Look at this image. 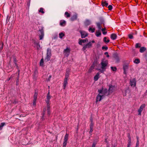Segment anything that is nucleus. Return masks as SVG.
Returning <instances> with one entry per match:
<instances>
[{
	"label": "nucleus",
	"mask_w": 147,
	"mask_h": 147,
	"mask_svg": "<svg viewBox=\"0 0 147 147\" xmlns=\"http://www.w3.org/2000/svg\"><path fill=\"white\" fill-rule=\"evenodd\" d=\"M98 94L96 97V102L100 101L105 97L107 92V89H100L98 90Z\"/></svg>",
	"instance_id": "1"
},
{
	"label": "nucleus",
	"mask_w": 147,
	"mask_h": 147,
	"mask_svg": "<svg viewBox=\"0 0 147 147\" xmlns=\"http://www.w3.org/2000/svg\"><path fill=\"white\" fill-rule=\"evenodd\" d=\"M108 64V61L107 60L102 61L100 64L101 65V69H99L101 73H103L105 71L107 66Z\"/></svg>",
	"instance_id": "2"
},
{
	"label": "nucleus",
	"mask_w": 147,
	"mask_h": 147,
	"mask_svg": "<svg viewBox=\"0 0 147 147\" xmlns=\"http://www.w3.org/2000/svg\"><path fill=\"white\" fill-rule=\"evenodd\" d=\"M94 42L95 41L94 40L89 42L88 43L84 46L82 48V50L84 51H85L86 49L90 48L92 46V43H94Z\"/></svg>",
	"instance_id": "3"
},
{
	"label": "nucleus",
	"mask_w": 147,
	"mask_h": 147,
	"mask_svg": "<svg viewBox=\"0 0 147 147\" xmlns=\"http://www.w3.org/2000/svg\"><path fill=\"white\" fill-rule=\"evenodd\" d=\"M51 98V96L50 95V92H49L47 94L46 98L45 99V101L47 103V105L48 108H49L50 104L49 103L50 102V100Z\"/></svg>",
	"instance_id": "4"
},
{
	"label": "nucleus",
	"mask_w": 147,
	"mask_h": 147,
	"mask_svg": "<svg viewBox=\"0 0 147 147\" xmlns=\"http://www.w3.org/2000/svg\"><path fill=\"white\" fill-rule=\"evenodd\" d=\"M136 80L135 78H133L130 80L129 84L131 87H134L136 86Z\"/></svg>",
	"instance_id": "5"
},
{
	"label": "nucleus",
	"mask_w": 147,
	"mask_h": 147,
	"mask_svg": "<svg viewBox=\"0 0 147 147\" xmlns=\"http://www.w3.org/2000/svg\"><path fill=\"white\" fill-rule=\"evenodd\" d=\"M39 31L40 33V34H39V37L40 40L42 39L44 36V33L43 28L42 27L39 30Z\"/></svg>",
	"instance_id": "6"
},
{
	"label": "nucleus",
	"mask_w": 147,
	"mask_h": 147,
	"mask_svg": "<svg viewBox=\"0 0 147 147\" xmlns=\"http://www.w3.org/2000/svg\"><path fill=\"white\" fill-rule=\"evenodd\" d=\"M70 49L69 48L67 47L64 51V53L65 55L67 57H68L70 54Z\"/></svg>",
	"instance_id": "7"
},
{
	"label": "nucleus",
	"mask_w": 147,
	"mask_h": 147,
	"mask_svg": "<svg viewBox=\"0 0 147 147\" xmlns=\"http://www.w3.org/2000/svg\"><path fill=\"white\" fill-rule=\"evenodd\" d=\"M145 107V105L144 104L142 105L140 107V108L138 110V115H141V112L142 111L143 109Z\"/></svg>",
	"instance_id": "8"
},
{
	"label": "nucleus",
	"mask_w": 147,
	"mask_h": 147,
	"mask_svg": "<svg viewBox=\"0 0 147 147\" xmlns=\"http://www.w3.org/2000/svg\"><path fill=\"white\" fill-rule=\"evenodd\" d=\"M80 32L81 34L82 38H85L88 35V34L84 31L80 30Z\"/></svg>",
	"instance_id": "9"
},
{
	"label": "nucleus",
	"mask_w": 147,
	"mask_h": 147,
	"mask_svg": "<svg viewBox=\"0 0 147 147\" xmlns=\"http://www.w3.org/2000/svg\"><path fill=\"white\" fill-rule=\"evenodd\" d=\"M37 93L35 92L34 94V100L33 102V105H36V99L37 97Z\"/></svg>",
	"instance_id": "10"
},
{
	"label": "nucleus",
	"mask_w": 147,
	"mask_h": 147,
	"mask_svg": "<svg viewBox=\"0 0 147 147\" xmlns=\"http://www.w3.org/2000/svg\"><path fill=\"white\" fill-rule=\"evenodd\" d=\"M79 41L78 42L79 44L80 45H82V43H84L86 42H88V40L87 38H86L84 39H79Z\"/></svg>",
	"instance_id": "11"
},
{
	"label": "nucleus",
	"mask_w": 147,
	"mask_h": 147,
	"mask_svg": "<svg viewBox=\"0 0 147 147\" xmlns=\"http://www.w3.org/2000/svg\"><path fill=\"white\" fill-rule=\"evenodd\" d=\"M77 18V14L76 13H75L71 18L70 20H71L73 21L76 20Z\"/></svg>",
	"instance_id": "12"
},
{
	"label": "nucleus",
	"mask_w": 147,
	"mask_h": 147,
	"mask_svg": "<svg viewBox=\"0 0 147 147\" xmlns=\"http://www.w3.org/2000/svg\"><path fill=\"white\" fill-rule=\"evenodd\" d=\"M100 73H98L94 77V80L95 81H97L99 78Z\"/></svg>",
	"instance_id": "13"
},
{
	"label": "nucleus",
	"mask_w": 147,
	"mask_h": 147,
	"mask_svg": "<svg viewBox=\"0 0 147 147\" xmlns=\"http://www.w3.org/2000/svg\"><path fill=\"white\" fill-rule=\"evenodd\" d=\"M70 70L69 69H67V70L66 74L65 79H68V78L69 76V72Z\"/></svg>",
	"instance_id": "14"
},
{
	"label": "nucleus",
	"mask_w": 147,
	"mask_h": 147,
	"mask_svg": "<svg viewBox=\"0 0 147 147\" xmlns=\"http://www.w3.org/2000/svg\"><path fill=\"white\" fill-rule=\"evenodd\" d=\"M66 21L64 20H61L60 21V24L61 26H64L66 24Z\"/></svg>",
	"instance_id": "15"
},
{
	"label": "nucleus",
	"mask_w": 147,
	"mask_h": 147,
	"mask_svg": "<svg viewBox=\"0 0 147 147\" xmlns=\"http://www.w3.org/2000/svg\"><path fill=\"white\" fill-rule=\"evenodd\" d=\"M68 79H64V82L63 84V86L64 89H65L66 85L67 84V81Z\"/></svg>",
	"instance_id": "16"
},
{
	"label": "nucleus",
	"mask_w": 147,
	"mask_h": 147,
	"mask_svg": "<svg viewBox=\"0 0 147 147\" xmlns=\"http://www.w3.org/2000/svg\"><path fill=\"white\" fill-rule=\"evenodd\" d=\"M117 35L115 34H113L111 35V38L113 40H114L117 38Z\"/></svg>",
	"instance_id": "17"
},
{
	"label": "nucleus",
	"mask_w": 147,
	"mask_h": 147,
	"mask_svg": "<svg viewBox=\"0 0 147 147\" xmlns=\"http://www.w3.org/2000/svg\"><path fill=\"white\" fill-rule=\"evenodd\" d=\"M102 5L103 6L107 7L108 6V3L106 1H103L102 3Z\"/></svg>",
	"instance_id": "18"
},
{
	"label": "nucleus",
	"mask_w": 147,
	"mask_h": 147,
	"mask_svg": "<svg viewBox=\"0 0 147 147\" xmlns=\"http://www.w3.org/2000/svg\"><path fill=\"white\" fill-rule=\"evenodd\" d=\"M51 55H47V57L45 59V61H49L50 59Z\"/></svg>",
	"instance_id": "19"
},
{
	"label": "nucleus",
	"mask_w": 147,
	"mask_h": 147,
	"mask_svg": "<svg viewBox=\"0 0 147 147\" xmlns=\"http://www.w3.org/2000/svg\"><path fill=\"white\" fill-rule=\"evenodd\" d=\"M91 24L90 21L89 20H86L85 22V24L86 26L88 25Z\"/></svg>",
	"instance_id": "20"
},
{
	"label": "nucleus",
	"mask_w": 147,
	"mask_h": 147,
	"mask_svg": "<svg viewBox=\"0 0 147 147\" xmlns=\"http://www.w3.org/2000/svg\"><path fill=\"white\" fill-rule=\"evenodd\" d=\"M114 88L113 86L112 85L110 86L109 88V91L110 92H112V90Z\"/></svg>",
	"instance_id": "21"
},
{
	"label": "nucleus",
	"mask_w": 147,
	"mask_h": 147,
	"mask_svg": "<svg viewBox=\"0 0 147 147\" xmlns=\"http://www.w3.org/2000/svg\"><path fill=\"white\" fill-rule=\"evenodd\" d=\"M146 48L144 47H142L140 48V52L141 53H143L146 50Z\"/></svg>",
	"instance_id": "22"
},
{
	"label": "nucleus",
	"mask_w": 147,
	"mask_h": 147,
	"mask_svg": "<svg viewBox=\"0 0 147 147\" xmlns=\"http://www.w3.org/2000/svg\"><path fill=\"white\" fill-rule=\"evenodd\" d=\"M95 30V28H92L91 27H89L88 29V30L90 32L92 33L94 32Z\"/></svg>",
	"instance_id": "23"
},
{
	"label": "nucleus",
	"mask_w": 147,
	"mask_h": 147,
	"mask_svg": "<svg viewBox=\"0 0 147 147\" xmlns=\"http://www.w3.org/2000/svg\"><path fill=\"white\" fill-rule=\"evenodd\" d=\"M96 33V35L97 37H99L101 35V33L99 30L97 31Z\"/></svg>",
	"instance_id": "24"
},
{
	"label": "nucleus",
	"mask_w": 147,
	"mask_h": 147,
	"mask_svg": "<svg viewBox=\"0 0 147 147\" xmlns=\"http://www.w3.org/2000/svg\"><path fill=\"white\" fill-rule=\"evenodd\" d=\"M65 15L66 18H69L70 17V14L67 12H65Z\"/></svg>",
	"instance_id": "25"
},
{
	"label": "nucleus",
	"mask_w": 147,
	"mask_h": 147,
	"mask_svg": "<svg viewBox=\"0 0 147 147\" xmlns=\"http://www.w3.org/2000/svg\"><path fill=\"white\" fill-rule=\"evenodd\" d=\"M47 55H51V51L50 49H47Z\"/></svg>",
	"instance_id": "26"
},
{
	"label": "nucleus",
	"mask_w": 147,
	"mask_h": 147,
	"mask_svg": "<svg viewBox=\"0 0 147 147\" xmlns=\"http://www.w3.org/2000/svg\"><path fill=\"white\" fill-rule=\"evenodd\" d=\"M68 138V134H66L65 136L64 140L67 141Z\"/></svg>",
	"instance_id": "27"
},
{
	"label": "nucleus",
	"mask_w": 147,
	"mask_h": 147,
	"mask_svg": "<svg viewBox=\"0 0 147 147\" xmlns=\"http://www.w3.org/2000/svg\"><path fill=\"white\" fill-rule=\"evenodd\" d=\"M134 62L136 64H138L140 63V61L138 59H136L134 61Z\"/></svg>",
	"instance_id": "28"
},
{
	"label": "nucleus",
	"mask_w": 147,
	"mask_h": 147,
	"mask_svg": "<svg viewBox=\"0 0 147 147\" xmlns=\"http://www.w3.org/2000/svg\"><path fill=\"white\" fill-rule=\"evenodd\" d=\"M111 68L112 70L114 71H116L117 70V68L115 67H111Z\"/></svg>",
	"instance_id": "29"
},
{
	"label": "nucleus",
	"mask_w": 147,
	"mask_h": 147,
	"mask_svg": "<svg viewBox=\"0 0 147 147\" xmlns=\"http://www.w3.org/2000/svg\"><path fill=\"white\" fill-rule=\"evenodd\" d=\"M96 25L98 27V28L99 30H101V27L100 26V24L99 23H96Z\"/></svg>",
	"instance_id": "30"
},
{
	"label": "nucleus",
	"mask_w": 147,
	"mask_h": 147,
	"mask_svg": "<svg viewBox=\"0 0 147 147\" xmlns=\"http://www.w3.org/2000/svg\"><path fill=\"white\" fill-rule=\"evenodd\" d=\"M13 63H14L15 65L17 67V64L16 63V62H17L16 59L15 57H13Z\"/></svg>",
	"instance_id": "31"
},
{
	"label": "nucleus",
	"mask_w": 147,
	"mask_h": 147,
	"mask_svg": "<svg viewBox=\"0 0 147 147\" xmlns=\"http://www.w3.org/2000/svg\"><path fill=\"white\" fill-rule=\"evenodd\" d=\"M128 68V66L127 65H125L123 66L124 71L126 70Z\"/></svg>",
	"instance_id": "32"
},
{
	"label": "nucleus",
	"mask_w": 147,
	"mask_h": 147,
	"mask_svg": "<svg viewBox=\"0 0 147 147\" xmlns=\"http://www.w3.org/2000/svg\"><path fill=\"white\" fill-rule=\"evenodd\" d=\"M59 38H61L64 36V34L63 33L61 32L59 34Z\"/></svg>",
	"instance_id": "33"
},
{
	"label": "nucleus",
	"mask_w": 147,
	"mask_h": 147,
	"mask_svg": "<svg viewBox=\"0 0 147 147\" xmlns=\"http://www.w3.org/2000/svg\"><path fill=\"white\" fill-rule=\"evenodd\" d=\"M104 41L105 43H108L109 42V39L107 38L106 37H104Z\"/></svg>",
	"instance_id": "34"
},
{
	"label": "nucleus",
	"mask_w": 147,
	"mask_h": 147,
	"mask_svg": "<svg viewBox=\"0 0 147 147\" xmlns=\"http://www.w3.org/2000/svg\"><path fill=\"white\" fill-rule=\"evenodd\" d=\"M43 10L44 9L42 8H41L39 10V12H41L42 14L44 13L45 12Z\"/></svg>",
	"instance_id": "35"
},
{
	"label": "nucleus",
	"mask_w": 147,
	"mask_h": 147,
	"mask_svg": "<svg viewBox=\"0 0 147 147\" xmlns=\"http://www.w3.org/2000/svg\"><path fill=\"white\" fill-rule=\"evenodd\" d=\"M44 61L43 59H42L40 62V65L41 66H43V65Z\"/></svg>",
	"instance_id": "36"
},
{
	"label": "nucleus",
	"mask_w": 147,
	"mask_h": 147,
	"mask_svg": "<svg viewBox=\"0 0 147 147\" xmlns=\"http://www.w3.org/2000/svg\"><path fill=\"white\" fill-rule=\"evenodd\" d=\"M5 125V123H1L0 125V130L2 128V127Z\"/></svg>",
	"instance_id": "37"
},
{
	"label": "nucleus",
	"mask_w": 147,
	"mask_h": 147,
	"mask_svg": "<svg viewBox=\"0 0 147 147\" xmlns=\"http://www.w3.org/2000/svg\"><path fill=\"white\" fill-rule=\"evenodd\" d=\"M140 44L139 43L136 44L135 47L136 48H139L140 47Z\"/></svg>",
	"instance_id": "38"
},
{
	"label": "nucleus",
	"mask_w": 147,
	"mask_h": 147,
	"mask_svg": "<svg viewBox=\"0 0 147 147\" xmlns=\"http://www.w3.org/2000/svg\"><path fill=\"white\" fill-rule=\"evenodd\" d=\"M93 68H92L91 67H90L89 68L88 71V72L89 73H90L92 72V70H93Z\"/></svg>",
	"instance_id": "39"
},
{
	"label": "nucleus",
	"mask_w": 147,
	"mask_h": 147,
	"mask_svg": "<svg viewBox=\"0 0 147 147\" xmlns=\"http://www.w3.org/2000/svg\"><path fill=\"white\" fill-rule=\"evenodd\" d=\"M67 141L64 140L63 142V145L66 146L67 144Z\"/></svg>",
	"instance_id": "40"
},
{
	"label": "nucleus",
	"mask_w": 147,
	"mask_h": 147,
	"mask_svg": "<svg viewBox=\"0 0 147 147\" xmlns=\"http://www.w3.org/2000/svg\"><path fill=\"white\" fill-rule=\"evenodd\" d=\"M128 138L129 139L128 140V142H131V138L130 135L128 136Z\"/></svg>",
	"instance_id": "41"
},
{
	"label": "nucleus",
	"mask_w": 147,
	"mask_h": 147,
	"mask_svg": "<svg viewBox=\"0 0 147 147\" xmlns=\"http://www.w3.org/2000/svg\"><path fill=\"white\" fill-rule=\"evenodd\" d=\"M50 107H49V108H48L47 107V109L48 111V115H50L51 114V112L50 110Z\"/></svg>",
	"instance_id": "42"
},
{
	"label": "nucleus",
	"mask_w": 147,
	"mask_h": 147,
	"mask_svg": "<svg viewBox=\"0 0 147 147\" xmlns=\"http://www.w3.org/2000/svg\"><path fill=\"white\" fill-rule=\"evenodd\" d=\"M109 9V10H111L112 9V6L111 5H110L108 6Z\"/></svg>",
	"instance_id": "43"
},
{
	"label": "nucleus",
	"mask_w": 147,
	"mask_h": 147,
	"mask_svg": "<svg viewBox=\"0 0 147 147\" xmlns=\"http://www.w3.org/2000/svg\"><path fill=\"white\" fill-rule=\"evenodd\" d=\"M108 49V48L107 47L103 46L102 47V50L105 49L106 50H107Z\"/></svg>",
	"instance_id": "44"
},
{
	"label": "nucleus",
	"mask_w": 147,
	"mask_h": 147,
	"mask_svg": "<svg viewBox=\"0 0 147 147\" xmlns=\"http://www.w3.org/2000/svg\"><path fill=\"white\" fill-rule=\"evenodd\" d=\"M139 145V141H137L136 147H138Z\"/></svg>",
	"instance_id": "45"
},
{
	"label": "nucleus",
	"mask_w": 147,
	"mask_h": 147,
	"mask_svg": "<svg viewBox=\"0 0 147 147\" xmlns=\"http://www.w3.org/2000/svg\"><path fill=\"white\" fill-rule=\"evenodd\" d=\"M128 36L129 38L130 39H132L133 38V36L131 34H129L128 35Z\"/></svg>",
	"instance_id": "46"
},
{
	"label": "nucleus",
	"mask_w": 147,
	"mask_h": 147,
	"mask_svg": "<svg viewBox=\"0 0 147 147\" xmlns=\"http://www.w3.org/2000/svg\"><path fill=\"white\" fill-rule=\"evenodd\" d=\"M90 133H91L93 131V127H90Z\"/></svg>",
	"instance_id": "47"
},
{
	"label": "nucleus",
	"mask_w": 147,
	"mask_h": 147,
	"mask_svg": "<svg viewBox=\"0 0 147 147\" xmlns=\"http://www.w3.org/2000/svg\"><path fill=\"white\" fill-rule=\"evenodd\" d=\"M91 123L90 124V127H93V123H92V119H91Z\"/></svg>",
	"instance_id": "48"
},
{
	"label": "nucleus",
	"mask_w": 147,
	"mask_h": 147,
	"mask_svg": "<svg viewBox=\"0 0 147 147\" xmlns=\"http://www.w3.org/2000/svg\"><path fill=\"white\" fill-rule=\"evenodd\" d=\"M90 67L94 69L95 67L94 64H93Z\"/></svg>",
	"instance_id": "49"
},
{
	"label": "nucleus",
	"mask_w": 147,
	"mask_h": 147,
	"mask_svg": "<svg viewBox=\"0 0 147 147\" xmlns=\"http://www.w3.org/2000/svg\"><path fill=\"white\" fill-rule=\"evenodd\" d=\"M131 142H128V143L127 146H130L131 145Z\"/></svg>",
	"instance_id": "50"
},
{
	"label": "nucleus",
	"mask_w": 147,
	"mask_h": 147,
	"mask_svg": "<svg viewBox=\"0 0 147 147\" xmlns=\"http://www.w3.org/2000/svg\"><path fill=\"white\" fill-rule=\"evenodd\" d=\"M96 144L94 143L92 145V147H95Z\"/></svg>",
	"instance_id": "51"
},
{
	"label": "nucleus",
	"mask_w": 147,
	"mask_h": 147,
	"mask_svg": "<svg viewBox=\"0 0 147 147\" xmlns=\"http://www.w3.org/2000/svg\"><path fill=\"white\" fill-rule=\"evenodd\" d=\"M103 32L102 33L104 35L106 34H107V32H104V31H103V32Z\"/></svg>",
	"instance_id": "52"
},
{
	"label": "nucleus",
	"mask_w": 147,
	"mask_h": 147,
	"mask_svg": "<svg viewBox=\"0 0 147 147\" xmlns=\"http://www.w3.org/2000/svg\"><path fill=\"white\" fill-rule=\"evenodd\" d=\"M145 58L146 59V61H147V52L146 53V56H145Z\"/></svg>",
	"instance_id": "53"
},
{
	"label": "nucleus",
	"mask_w": 147,
	"mask_h": 147,
	"mask_svg": "<svg viewBox=\"0 0 147 147\" xmlns=\"http://www.w3.org/2000/svg\"><path fill=\"white\" fill-rule=\"evenodd\" d=\"M102 31V32H103L105 30H106V29L105 28H101Z\"/></svg>",
	"instance_id": "54"
},
{
	"label": "nucleus",
	"mask_w": 147,
	"mask_h": 147,
	"mask_svg": "<svg viewBox=\"0 0 147 147\" xmlns=\"http://www.w3.org/2000/svg\"><path fill=\"white\" fill-rule=\"evenodd\" d=\"M3 43L2 44V46L1 47H0V49H2L3 48Z\"/></svg>",
	"instance_id": "55"
},
{
	"label": "nucleus",
	"mask_w": 147,
	"mask_h": 147,
	"mask_svg": "<svg viewBox=\"0 0 147 147\" xmlns=\"http://www.w3.org/2000/svg\"><path fill=\"white\" fill-rule=\"evenodd\" d=\"M18 82V79L17 80V83H16V84L17 85H18V83L17 82Z\"/></svg>",
	"instance_id": "56"
},
{
	"label": "nucleus",
	"mask_w": 147,
	"mask_h": 147,
	"mask_svg": "<svg viewBox=\"0 0 147 147\" xmlns=\"http://www.w3.org/2000/svg\"><path fill=\"white\" fill-rule=\"evenodd\" d=\"M136 138H137V141H139V137L138 136H137L136 137Z\"/></svg>",
	"instance_id": "57"
},
{
	"label": "nucleus",
	"mask_w": 147,
	"mask_h": 147,
	"mask_svg": "<svg viewBox=\"0 0 147 147\" xmlns=\"http://www.w3.org/2000/svg\"><path fill=\"white\" fill-rule=\"evenodd\" d=\"M51 78V76H50L49 77V78H48V80H49V81L50 79V78Z\"/></svg>",
	"instance_id": "58"
},
{
	"label": "nucleus",
	"mask_w": 147,
	"mask_h": 147,
	"mask_svg": "<svg viewBox=\"0 0 147 147\" xmlns=\"http://www.w3.org/2000/svg\"><path fill=\"white\" fill-rule=\"evenodd\" d=\"M123 96H126V93L125 92V93L123 94Z\"/></svg>",
	"instance_id": "59"
},
{
	"label": "nucleus",
	"mask_w": 147,
	"mask_h": 147,
	"mask_svg": "<svg viewBox=\"0 0 147 147\" xmlns=\"http://www.w3.org/2000/svg\"><path fill=\"white\" fill-rule=\"evenodd\" d=\"M105 55H107V54H108V53L107 52H106L105 53Z\"/></svg>",
	"instance_id": "60"
},
{
	"label": "nucleus",
	"mask_w": 147,
	"mask_h": 147,
	"mask_svg": "<svg viewBox=\"0 0 147 147\" xmlns=\"http://www.w3.org/2000/svg\"><path fill=\"white\" fill-rule=\"evenodd\" d=\"M126 70L124 71V74H126Z\"/></svg>",
	"instance_id": "61"
},
{
	"label": "nucleus",
	"mask_w": 147,
	"mask_h": 147,
	"mask_svg": "<svg viewBox=\"0 0 147 147\" xmlns=\"http://www.w3.org/2000/svg\"><path fill=\"white\" fill-rule=\"evenodd\" d=\"M107 57H109V55L108 54H107Z\"/></svg>",
	"instance_id": "62"
},
{
	"label": "nucleus",
	"mask_w": 147,
	"mask_h": 147,
	"mask_svg": "<svg viewBox=\"0 0 147 147\" xmlns=\"http://www.w3.org/2000/svg\"><path fill=\"white\" fill-rule=\"evenodd\" d=\"M66 146H64L63 145V147H66Z\"/></svg>",
	"instance_id": "63"
},
{
	"label": "nucleus",
	"mask_w": 147,
	"mask_h": 147,
	"mask_svg": "<svg viewBox=\"0 0 147 147\" xmlns=\"http://www.w3.org/2000/svg\"><path fill=\"white\" fill-rule=\"evenodd\" d=\"M127 147H130V146H127Z\"/></svg>",
	"instance_id": "64"
}]
</instances>
